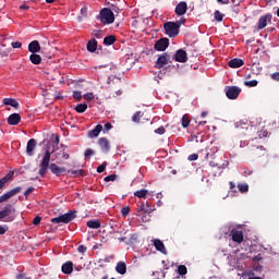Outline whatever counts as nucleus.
Instances as JSON below:
<instances>
[{"mask_svg": "<svg viewBox=\"0 0 279 279\" xmlns=\"http://www.w3.org/2000/svg\"><path fill=\"white\" fill-rule=\"evenodd\" d=\"M23 191V187L17 186L14 187L13 190L4 193L3 195L0 196V204H3V202H8V199H11V197H14V195H19Z\"/></svg>", "mask_w": 279, "mask_h": 279, "instance_id": "obj_8", "label": "nucleus"}, {"mask_svg": "<svg viewBox=\"0 0 279 279\" xmlns=\"http://www.w3.org/2000/svg\"><path fill=\"white\" fill-rule=\"evenodd\" d=\"M187 10H189V4H186V2L184 1H181L177 4L174 12L177 16H184Z\"/></svg>", "mask_w": 279, "mask_h": 279, "instance_id": "obj_13", "label": "nucleus"}, {"mask_svg": "<svg viewBox=\"0 0 279 279\" xmlns=\"http://www.w3.org/2000/svg\"><path fill=\"white\" fill-rule=\"evenodd\" d=\"M98 145L100 146L101 150L107 154V151H110V142H108V138L100 137L98 140Z\"/></svg>", "mask_w": 279, "mask_h": 279, "instance_id": "obj_16", "label": "nucleus"}, {"mask_svg": "<svg viewBox=\"0 0 279 279\" xmlns=\"http://www.w3.org/2000/svg\"><path fill=\"white\" fill-rule=\"evenodd\" d=\"M165 132H167V129H165V126H159L158 129L155 130V134H159L160 136H162Z\"/></svg>", "mask_w": 279, "mask_h": 279, "instance_id": "obj_45", "label": "nucleus"}, {"mask_svg": "<svg viewBox=\"0 0 279 279\" xmlns=\"http://www.w3.org/2000/svg\"><path fill=\"white\" fill-rule=\"evenodd\" d=\"M28 51L31 53H39L40 51V43L38 40H33L28 44Z\"/></svg>", "mask_w": 279, "mask_h": 279, "instance_id": "obj_20", "label": "nucleus"}, {"mask_svg": "<svg viewBox=\"0 0 279 279\" xmlns=\"http://www.w3.org/2000/svg\"><path fill=\"white\" fill-rule=\"evenodd\" d=\"M86 226L92 230H99V228H101V222L99 220H89Z\"/></svg>", "mask_w": 279, "mask_h": 279, "instance_id": "obj_24", "label": "nucleus"}, {"mask_svg": "<svg viewBox=\"0 0 279 279\" xmlns=\"http://www.w3.org/2000/svg\"><path fill=\"white\" fill-rule=\"evenodd\" d=\"M153 210L154 209L149 208V204L142 203L140 205V208H138L137 213H147L149 215L150 213H153Z\"/></svg>", "mask_w": 279, "mask_h": 279, "instance_id": "obj_28", "label": "nucleus"}, {"mask_svg": "<svg viewBox=\"0 0 279 279\" xmlns=\"http://www.w3.org/2000/svg\"><path fill=\"white\" fill-rule=\"evenodd\" d=\"M94 155H95V150L90 148H87L84 154L85 158H89V156H94Z\"/></svg>", "mask_w": 279, "mask_h": 279, "instance_id": "obj_48", "label": "nucleus"}, {"mask_svg": "<svg viewBox=\"0 0 279 279\" xmlns=\"http://www.w3.org/2000/svg\"><path fill=\"white\" fill-rule=\"evenodd\" d=\"M34 149H36V140L35 138H31L27 142V146H26V154H27V156H34Z\"/></svg>", "mask_w": 279, "mask_h": 279, "instance_id": "obj_19", "label": "nucleus"}, {"mask_svg": "<svg viewBox=\"0 0 279 279\" xmlns=\"http://www.w3.org/2000/svg\"><path fill=\"white\" fill-rule=\"evenodd\" d=\"M35 191H36V187H34V186L28 187V189L24 192L25 199H27V197H29V195H32V193L35 192Z\"/></svg>", "mask_w": 279, "mask_h": 279, "instance_id": "obj_39", "label": "nucleus"}, {"mask_svg": "<svg viewBox=\"0 0 279 279\" xmlns=\"http://www.w3.org/2000/svg\"><path fill=\"white\" fill-rule=\"evenodd\" d=\"M178 274L179 276H186V274H189V269L184 265H180L178 267Z\"/></svg>", "mask_w": 279, "mask_h": 279, "instance_id": "obj_35", "label": "nucleus"}, {"mask_svg": "<svg viewBox=\"0 0 279 279\" xmlns=\"http://www.w3.org/2000/svg\"><path fill=\"white\" fill-rule=\"evenodd\" d=\"M174 23H177V25H179V29H180V26H181V25H184V23H186V19L181 17L180 21L174 22Z\"/></svg>", "mask_w": 279, "mask_h": 279, "instance_id": "obj_57", "label": "nucleus"}, {"mask_svg": "<svg viewBox=\"0 0 279 279\" xmlns=\"http://www.w3.org/2000/svg\"><path fill=\"white\" fill-rule=\"evenodd\" d=\"M209 167H218V165L215 161H210Z\"/></svg>", "mask_w": 279, "mask_h": 279, "instance_id": "obj_64", "label": "nucleus"}, {"mask_svg": "<svg viewBox=\"0 0 279 279\" xmlns=\"http://www.w3.org/2000/svg\"><path fill=\"white\" fill-rule=\"evenodd\" d=\"M182 128L186 129L189 125H191V118L189 114H184L181 119Z\"/></svg>", "mask_w": 279, "mask_h": 279, "instance_id": "obj_30", "label": "nucleus"}, {"mask_svg": "<svg viewBox=\"0 0 279 279\" xmlns=\"http://www.w3.org/2000/svg\"><path fill=\"white\" fill-rule=\"evenodd\" d=\"M87 12H88V9H86V8L81 9L82 16H86Z\"/></svg>", "mask_w": 279, "mask_h": 279, "instance_id": "obj_60", "label": "nucleus"}, {"mask_svg": "<svg viewBox=\"0 0 279 279\" xmlns=\"http://www.w3.org/2000/svg\"><path fill=\"white\" fill-rule=\"evenodd\" d=\"M116 271L117 274H120V276H125V274H128V265L125 262H118L116 265Z\"/></svg>", "mask_w": 279, "mask_h": 279, "instance_id": "obj_15", "label": "nucleus"}, {"mask_svg": "<svg viewBox=\"0 0 279 279\" xmlns=\"http://www.w3.org/2000/svg\"><path fill=\"white\" fill-rule=\"evenodd\" d=\"M174 60L175 62L181 63L189 62V54L184 51V49H179L174 54Z\"/></svg>", "mask_w": 279, "mask_h": 279, "instance_id": "obj_12", "label": "nucleus"}, {"mask_svg": "<svg viewBox=\"0 0 279 279\" xmlns=\"http://www.w3.org/2000/svg\"><path fill=\"white\" fill-rule=\"evenodd\" d=\"M169 53L165 52L162 53L155 63V69H162V66L169 64Z\"/></svg>", "mask_w": 279, "mask_h": 279, "instance_id": "obj_10", "label": "nucleus"}, {"mask_svg": "<svg viewBox=\"0 0 279 279\" xmlns=\"http://www.w3.org/2000/svg\"><path fill=\"white\" fill-rule=\"evenodd\" d=\"M252 173H253V171L250 170V169H247V168H245L244 171H243V175H244L245 178H247V175H252Z\"/></svg>", "mask_w": 279, "mask_h": 279, "instance_id": "obj_55", "label": "nucleus"}, {"mask_svg": "<svg viewBox=\"0 0 279 279\" xmlns=\"http://www.w3.org/2000/svg\"><path fill=\"white\" fill-rule=\"evenodd\" d=\"M73 98L76 99V101H81L82 100V92H80V90L73 92Z\"/></svg>", "mask_w": 279, "mask_h": 279, "instance_id": "obj_40", "label": "nucleus"}, {"mask_svg": "<svg viewBox=\"0 0 279 279\" xmlns=\"http://www.w3.org/2000/svg\"><path fill=\"white\" fill-rule=\"evenodd\" d=\"M243 64H245V62L243 61V59H231L228 62V66H230V69H241V66H243Z\"/></svg>", "mask_w": 279, "mask_h": 279, "instance_id": "obj_17", "label": "nucleus"}, {"mask_svg": "<svg viewBox=\"0 0 279 279\" xmlns=\"http://www.w3.org/2000/svg\"><path fill=\"white\" fill-rule=\"evenodd\" d=\"M77 252H80L81 254H84V253L86 252V246H84V245H78Z\"/></svg>", "mask_w": 279, "mask_h": 279, "instance_id": "obj_58", "label": "nucleus"}, {"mask_svg": "<svg viewBox=\"0 0 279 279\" xmlns=\"http://www.w3.org/2000/svg\"><path fill=\"white\" fill-rule=\"evenodd\" d=\"M62 158H63L64 160H69L70 156H69L68 153H64V151H63Z\"/></svg>", "mask_w": 279, "mask_h": 279, "instance_id": "obj_62", "label": "nucleus"}, {"mask_svg": "<svg viewBox=\"0 0 279 279\" xmlns=\"http://www.w3.org/2000/svg\"><path fill=\"white\" fill-rule=\"evenodd\" d=\"M112 82H113V84H121V81H119V80L114 82V76H109L107 80V84H108L109 88H112Z\"/></svg>", "mask_w": 279, "mask_h": 279, "instance_id": "obj_38", "label": "nucleus"}, {"mask_svg": "<svg viewBox=\"0 0 279 279\" xmlns=\"http://www.w3.org/2000/svg\"><path fill=\"white\" fill-rule=\"evenodd\" d=\"M29 60L32 64H40V62H43V57H40V54H36L35 52L29 56Z\"/></svg>", "mask_w": 279, "mask_h": 279, "instance_id": "obj_27", "label": "nucleus"}, {"mask_svg": "<svg viewBox=\"0 0 279 279\" xmlns=\"http://www.w3.org/2000/svg\"><path fill=\"white\" fill-rule=\"evenodd\" d=\"M62 274H73V262L68 260L61 266Z\"/></svg>", "mask_w": 279, "mask_h": 279, "instance_id": "obj_21", "label": "nucleus"}, {"mask_svg": "<svg viewBox=\"0 0 279 279\" xmlns=\"http://www.w3.org/2000/svg\"><path fill=\"white\" fill-rule=\"evenodd\" d=\"M21 123V114L19 113H12L8 118V124L9 125H19Z\"/></svg>", "mask_w": 279, "mask_h": 279, "instance_id": "obj_18", "label": "nucleus"}, {"mask_svg": "<svg viewBox=\"0 0 279 279\" xmlns=\"http://www.w3.org/2000/svg\"><path fill=\"white\" fill-rule=\"evenodd\" d=\"M71 173L72 175H75V177L84 175V170H73Z\"/></svg>", "mask_w": 279, "mask_h": 279, "instance_id": "obj_52", "label": "nucleus"}, {"mask_svg": "<svg viewBox=\"0 0 279 279\" xmlns=\"http://www.w3.org/2000/svg\"><path fill=\"white\" fill-rule=\"evenodd\" d=\"M238 189L240 193H247V191H250V185H247V183H240L238 184Z\"/></svg>", "mask_w": 279, "mask_h": 279, "instance_id": "obj_33", "label": "nucleus"}, {"mask_svg": "<svg viewBox=\"0 0 279 279\" xmlns=\"http://www.w3.org/2000/svg\"><path fill=\"white\" fill-rule=\"evenodd\" d=\"M270 78L274 80V82H279V72L270 74Z\"/></svg>", "mask_w": 279, "mask_h": 279, "instance_id": "obj_51", "label": "nucleus"}, {"mask_svg": "<svg viewBox=\"0 0 279 279\" xmlns=\"http://www.w3.org/2000/svg\"><path fill=\"white\" fill-rule=\"evenodd\" d=\"M75 217H77V211L70 210L66 214L52 218L51 223H71Z\"/></svg>", "mask_w": 279, "mask_h": 279, "instance_id": "obj_3", "label": "nucleus"}, {"mask_svg": "<svg viewBox=\"0 0 279 279\" xmlns=\"http://www.w3.org/2000/svg\"><path fill=\"white\" fill-rule=\"evenodd\" d=\"M12 178V174H7L4 178H2L0 180V189H3V186H5V184L8 183V180H10Z\"/></svg>", "mask_w": 279, "mask_h": 279, "instance_id": "obj_37", "label": "nucleus"}, {"mask_svg": "<svg viewBox=\"0 0 279 279\" xmlns=\"http://www.w3.org/2000/svg\"><path fill=\"white\" fill-rule=\"evenodd\" d=\"M2 104H4V106H11L12 108H19V101L14 98H4Z\"/></svg>", "mask_w": 279, "mask_h": 279, "instance_id": "obj_25", "label": "nucleus"}, {"mask_svg": "<svg viewBox=\"0 0 279 279\" xmlns=\"http://www.w3.org/2000/svg\"><path fill=\"white\" fill-rule=\"evenodd\" d=\"M163 29L169 38H175V36L180 34V24L175 22H166L163 24Z\"/></svg>", "mask_w": 279, "mask_h": 279, "instance_id": "obj_4", "label": "nucleus"}, {"mask_svg": "<svg viewBox=\"0 0 279 279\" xmlns=\"http://www.w3.org/2000/svg\"><path fill=\"white\" fill-rule=\"evenodd\" d=\"M93 36H95V38H102L104 36V32L102 31H94Z\"/></svg>", "mask_w": 279, "mask_h": 279, "instance_id": "obj_47", "label": "nucleus"}, {"mask_svg": "<svg viewBox=\"0 0 279 279\" xmlns=\"http://www.w3.org/2000/svg\"><path fill=\"white\" fill-rule=\"evenodd\" d=\"M143 112L142 111H136L133 117H132V121L133 123H141V119H143Z\"/></svg>", "mask_w": 279, "mask_h": 279, "instance_id": "obj_31", "label": "nucleus"}, {"mask_svg": "<svg viewBox=\"0 0 279 279\" xmlns=\"http://www.w3.org/2000/svg\"><path fill=\"white\" fill-rule=\"evenodd\" d=\"M97 20L104 25H112V23H114V13L112 10L104 8L97 16Z\"/></svg>", "mask_w": 279, "mask_h": 279, "instance_id": "obj_2", "label": "nucleus"}, {"mask_svg": "<svg viewBox=\"0 0 279 279\" xmlns=\"http://www.w3.org/2000/svg\"><path fill=\"white\" fill-rule=\"evenodd\" d=\"M147 193H148V191L143 189V190L134 192V196L138 197L140 199H143V197H147Z\"/></svg>", "mask_w": 279, "mask_h": 279, "instance_id": "obj_32", "label": "nucleus"}, {"mask_svg": "<svg viewBox=\"0 0 279 279\" xmlns=\"http://www.w3.org/2000/svg\"><path fill=\"white\" fill-rule=\"evenodd\" d=\"M40 221H43V218H40V216H36L33 219V226H40Z\"/></svg>", "mask_w": 279, "mask_h": 279, "instance_id": "obj_49", "label": "nucleus"}, {"mask_svg": "<svg viewBox=\"0 0 279 279\" xmlns=\"http://www.w3.org/2000/svg\"><path fill=\"white\" fill-rule=\"evenodd\" d=\"M11 46L13 47V49H21V47H23V43H21V41H13L11 44Z\"/></svg>", "mask_w": 279, "mask_h": 279, "instance_id": "obj_50", "label": "nucleus"}, {"mask_svg": "<svg viewBox=\"0 0 279 279\" xmlns=\"http://www.w3.org/2000/svg\"><path fill=\"white\" fill-rule=\"evenodd\" d=\"M49 162H51V153L49 150H46L43 160L39 165V175L40 178H45V175H47V170L50 169L51 173H53V175H63V173H66V168L64 167H59L56 163H51L49 166Z\"/></svg>", "mask_w": 279, "mask_h": 279, "instance_id": "obj_1", "label": "nucleus"}, {"mask_svg": "<svg viewBox=\"0 0 279 279\" xmlns=\"http://www.w3.org/2000/svg\"><path fill=\"white\" fill-rule=\"evenodd\" d=\"M257 134H258V138H267V136L269 135V132H267L266 130H262L257 132Z\"/></svg>", "mask_w": 279, "mask_h": 279, "instance_id": "obj_41", "label": "nucleus"}, {"mask_svg": "<svg viewBox=\"0 0 279 279\" xmlns=\"http://www.w3.org/2000/svg\"><path fill=\"white\" fill-rule=\"evenodd\" d=\"M14 213H16L14 205H5L3 210L0 211V220L3 221V219L8 218L5 221H14V216H12Z\"/></svg>", "mask_w": 279, "mask_h": 279, "instance_id": "obj_5", "label": "nucleus"}, {"mask_svg": "<svg viewBox=\"0 0 279 279\" xmlns=\"http://www.w3.org/2000/svg\"><path fill=\"white\" fill-rule=\"evenodd\" d=\"M271 19H274L271 13L262 15L257 22V29H259V31L265 29L267 27V25H269V23H271Z\"/></svg>", "mask_w": 279, "mask_h": 279, "instance_id": "obj_7", "label": "nucleus"}, {"mask_svg": "<svg viewBox=\"0 0 279 279\" xmlns=\"http://www.w3.org/2000/svg\"><path fill=\"white\" fill-rule=\"evenodd\" d=\"M87 51H89V53L97 51V39L93 38L87 43Z\"/></svg>", "mask_w": 279, "mask_h": 279, "instance_id": "obj_23", "label": "nucleus"}, {"mask_svg": "<svg viewBox=\"0 0 279 279\" xmlns=\"http://www.w3.org/2000/svg\"><path fill=\"white\" fill-rule=\"evenodd\" d=\"M244 86H247L248 88H254L258 86V81L252 80V81H246L244 82Z\"/></svg>", "mask_w": 279, "mask_h": 279, "instance_id": "obj_36", "label": "nucleus"}, {"mask_svg": "<svg viewBox=\"0 0 279 279\" xmlns=\"http://www.w3.org/2000/svg\"><path fill=\"white\" fill-rule=\"evenodd\" d=\"M117 174H110L105 178V182H114L117 180Z\"/></svg>", "mask_w": 279, "mask_h": 279, "instance_id": "obj_44", "label": "nucleus"}, {"mask_svg": "<svg viewBox=\"0 0 279 279\" xmlns=\"http://www.w3.org/2000/svg\"><path fill=\"white\" fill-rule=\"evenodd\" d=\"M154 47H155L156 51L167 50V48L169 47V38L163 37V38L157 40Z\"/></svg>", "mask_w": 279, "mask_h": 279, "instance_id": "obj_11", "label": "nucleus"}, {"mask_svg": "<svg viewBox=\"0 0 279 279\" xmlns=\"http://www.w3.org/2000/svg\"><path fill=\"white\" fill-rule=\"evenodd\" d=\"M230 235L232 236L233 243L241 244L244 241L243 230L241 229H232Z\"/></svg>", "mask_w": 279, "mask_h": 279, "instance_id": "obj_9", "label": "nucleus"}, {"mask_svg": "<svg viewBox=\"0 0 279 279\" xmlns=\"http://www.w3.org/2000/svg\"><path fill=\"white\" fill-rule=\"evenodd\" d=\"M197 158H199V156L197 154H192L187 157V160L195 161V160H197Z\"/></svg>", "mask_w": 279, "mask_h": 279, "instance_id": "obj_53", "label": "nucleus"}, {"mask_svg": "<svg viewBox=\"0 0 279 279\" xmlns=\"http://www.w3.org/2000/svg\"><path fill=\"white\" fill-rule=\"evenodd\" d=\"M122 217H128L130 215V206H125L121 209Z\"/></svg>", "mask_w": 279, "mask_h": 279, "instance_id": "obj_43", "label": "nucleus"}, {"mask_svg": "<svg viewBox=\"0 0 279 279\" xmlns=\"http://www.w3.org/2000/svg\"><path fill=\"white\" fill-rule=\"evenodd\" d=\"M111 129H112V123L107 122V123L105 124V132H110Z\"/></svg>", "mask_w": 279, "mask_h": 279, "instance_id": "obj_56", "label": "nucleus"}, {"mask_svg": "<svg viewBox=\"0 0 279 279\" xmlns=\"http://www.w3.org/2000/svg\"><path fill=\"white\" fill-rule=\"evenodd\" d=\"M86 110H88V105L86 102L84 104H78L76 107H75V111L78 112V114H82L84 112H86Z\"/></svg>", "mask_w": 279, "mask_h": 279, "instance_id": "obj_29", "label": "nucleus"}, {"mask_svg": "<svg viewBox=\"0 0 279 279\" xmlns=\"http://www.w3.org/2000/svg\"><path fill=\"white\" fill-rule=\"evenodd\" d=\"M114 43H117V36L114 35H108L104 38V45H106V47H110V45H114Z\"/></svg>", "mask_w": 279, "mask_h": 279, "instance_id": "obj_26", "label": "nucleus"}, {"mask_svg": "<svg viewBox=\"0 0 279 279\" xmlns=\"http://www.w3.org/2000/svg\"><path fill=\"white\" fill-rule=\"evenodd\" d=\"M83 97L86 101H93V99H95V95L93 93H87Z\"/></svg>", "mask_w": 279, "mask_h": 279, "instance_id": "obj_46", "label": "nucleus"}, {"mask_svg": "<svg viewBox=\"0 0 279 279\" xmlns=\"http://www.w3.org/2000/svg\"><path fill=\"white\" fill-rule=\"evenodd\" d=\"M154 246L157 252H161V254H167V248L165 247V243H162V241L158 239L154 240Z\"/></svg>", "mask_w": 279, "mask_h": 279, "instance_id": "obj_22", "label": "nucleus"}, {"mask_svg": "<svg viewBox=\"0 0 279 279\" xmlns=\"http://www.w3.org/2000/svg\"><path fill=\"white\" fill-rule=\"evenodd\" d=\"M253 259L259 262V260H263V257L260 256V254H258Z\"/></svg>", "mask_w": 279, "mask_h": 279, "instance_id": "obj_63", "label": "nucleus"}, {"mask_svg": "<svg viewBox=\"0 0 279 279\" xmlns=\"http://www.w3.org/2000/svg\"><path fill=\"white\" fill-rule=\"evenodd\" d=\"M107 166H108V163H106V162H102L100 166H98L97 173H104L106 171Z\"/></svg>", "mask_w": 279, "mask_h": 279, "instance_id": "obj_42", "label": "nucleus"}, {"mask_svg": "<svg viewBox=\"0 0 279 279\" xmlns=\"http://www.w3.org/2000/svg\"><path fill=\"white\" fill-rule=\"evenodd\" d=\"M20 10H29V5L22 4V5H20Z\"/></svg>", "mask_w": 279, "mask_h": 279, "instance_id": "obj_61", "label": "nucleus"}, {"mask_svg": "<svg viewBox=\"0 0 279 279\" xmlns=\"http://www.w3.org/2000/svg\"><path fill=\"white\" fill-rule=\"evenodd\" d=\"M225 93L228 99H238L239 95H241V88L238 86H226Z\"/></svg>", "mask_w": 279, "mask_h": 279, "instance_id": "obj_6", "label": "nucleus"}, {"mask_svg": "<svg viewBox=\"0 0 279 279\" xmlns=\"http://www.w3.org/2000/svg\"><path fill=\"white\" fill-rule=\"evenodd\" d=\"M16 279H29V277H27V275H25V274H19L16 276Z\"/></svg>", "mask_w": 279, "mask_h": 279, "instance_id": "obj_59", "label": "nucleus"}, {"mask_svg": "<svg viewBox=\"0 0 279 279\" xmlns=\"http://www.w3.org/2000/svg\"><path fill=\"white\" fill-rule=\"evenodd\" d=\"M102 130H104V125L98 124L95 126V129H93L92 131H88L87 135L89 138H97V136L101 134Z\"/></svg>", "mask_w": 279, "mask_h": 279, "instance_id": "obj_14", "label": "nucleus"}, {"mask_svg": "<svg viewBox=\"0 0 279 279\" xmlns=\"http://www.w3.org/2000/svg\"><path fill=\"white\" fill-rule=\"evenodd\" d=\"M8 232V226L0 225V234H5Z\"/></svg>", "mask_w": 279, "mask_h": 279, "instance_id": "obj_54", "label": "nucleus"}, {"mask_svg": "<svg viewBox=\"0 0 279 279\" xmlns=\"http://www.w3.org/2000/svg\"><path fill=\"white\" fill-rule=\"evenodd\" d=\"M223 16L226 15L221 13V11H215L214 13L215 21H217L218 23H221V21H223Z\"/></svg>", "mask_w": 279, "mask_h": 279, "instance_id": "obj_34", "label": "nucleus"}]
</instances>
